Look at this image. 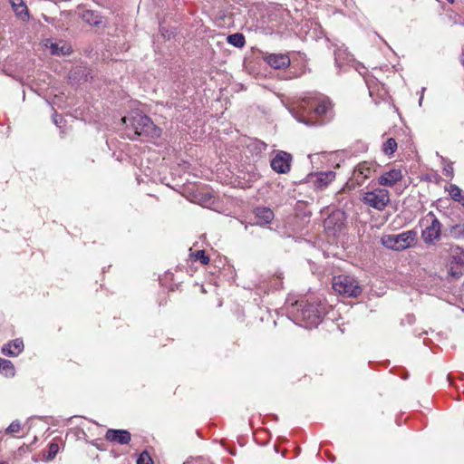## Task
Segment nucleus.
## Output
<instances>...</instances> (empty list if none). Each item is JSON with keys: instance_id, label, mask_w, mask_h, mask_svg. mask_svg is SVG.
Here are the masks:
<instances>
[{"instance_id": "f257e3e1", "label": "nucleus", "mask_w": 464, "mask_h": 464, "mask_svg": "<svg viewBox=\"0 0 464 464\" xmlns=\"http://www.w3.org/2000/svg\"><path fill=\"white\" fill-rule=\"evenodd\" d=\"M128 129H131L137 136L159 137L160 130L154 124L150 117L139 111H134L122 119Z\"/></svg>"}, {"instance_id": "f03ea898", "label": "nucleus", "mask_w": 464, "mask_h": 464, "mask_svg": "<svg viewBox=\"0 0 464 464\" xmlns=\"http://www.w3.org/2000/svg\"><path fill=\"white\" fill-rule=\"evenodd\" d=\"M333 289L344 297H357L362 292L358 280L351 276L339 275L333 278Z\"/></svg>"}, {"instance_id": "7ed1b4c3", "label": "nucleus", "mask_w": 464, "mask_h": 464, "mask_svg": "<svg viewBox=\"0 0 464 464\" xmlns=\"http://www.w3.org/2000/svg\"><path fill=\"white\" fill-rule=\"evenodd\" d=\"M417 233L413 230L404 231L397 235H384L382 243L387 248L401 251L410 247L415 241Z\"/></svg>"}, {"instance_id": "20e7f679", "label": "nucleus", "mask_w": 464, "mask_h": 464, "mask_svg": "<svg viewBox=\"0 0 464 464\" xmlns=\"http://www.w3.org/2000/svg\"><path fill=\"white\" fill-rule=\"evenodd\" d=\"M314 104H315L314 97L304 98L295 102L289 111L299 122L310 124Z\"/></svg>"}, {"instance_id": "39448f33", "label": "nucleus", "mask_w": 464, "mask_h": 464, "mask_svg": "<svg viewBox=\"0 0 464 464\" xmlns=\"http://www.w3.org/2000/svg\"><path fill=\"white\" fill-rule=\"evenodd\" d=\"M390 192L385 188H375L367 191L362 196V201L365 205L377 210H383L390 203Z\"/></svg>"}, {"instance_id": "423d86ee", "label": "nucleus", "mask_w": 464, "mask_h": 464, "mask_svg": "<svg viewBox=\"0 0 464 464\" xmlns=\"http://www.w3.org/2000/svg\"><path fill=\"white\" fill-rule=\"evenodd\" d=\"M422 222L427 226L421 232V237L426 244L433 245L439 240L441 235V224L433 212H429Z\"/></svg>"}, {"instance_id": "0eeeda50", "label": "nucleus", "mask_w": 464, "mask_h": 464, "mask_svg": "<svg viewBox=\"0 0 464 464\" xmlns=\"http://www.w3.org/2000/svg\"><path fill=\"white\" fill-rule=\"evenodd\" d=\"M345 214L342 210L333 211L324 221L325 231L334 237L340 233L345 223Z\"/></svg>"}, {"instance_id": "6e6552de", "label": "nucleus", "mask_w": 464, "mask_h": 464, "mask_svg": "<svg viewBox=\"0 0 464 464\" xmlns=\"http://www.w3.org/2000/svg\"><path fill=\"white\" fill-rule=\"evenodd\" d=\"M296 304L302 307L300 312V317L305 322L307 327L317 326L321 322L322 312L318 309V305L314 304L303 303Z\"/></svg>"}, {"instance_id": "1a4fd4ad", "label": "nucleus", "mask_w": 464, "mask_h": 464, "mask_svg": "<svg viewBox=\"0 0 464 464\" xmlns=\"http://www.w3.org/2000/svg\"><path fill=\"white\" fill-rule=\"evenodd\" d=\"M375 171L374 164L367 161L359 163L353 169L352 180L354 184L360 186Z\"/></svg>"}, {"instance_id": "9d476101", "label": "nucleus", "mask_w": 464, "mask_h": 464, "mask_svg": "<svg viewBox=\"0 0 464 464\" xmlns=\"http://www.w3.org/2000/svg\"><path fill=\"white\" fill-rule=\"evenodd\" d=\"M292 156L285 152H278L271 160V168L277 173L285 174L290 170Z\"/></svg>"}, {"instance_id": "9b49d317", "label": "nucleus", "mask_w": 464, "mask_h": 464, "mask_svg": "<svg viewBox=\"0 0 464 464\" xmlns=\"http://www.w3.org/2000/svg\"><path fill=\"white\" fill-rule=\"evenodd\" d=\"M402 173L400 169H391L388 171L383 172L378 179V183L383 187H392L397 182L401 180Z\"/></svg>"}, {"instance_id": "f8f14e48", "label": "nucleus", "mask_w": 464, "mask_h": 464, "mask_svg": "<svg viewBox=\"0 0 464 464\" xmlns=\"http://www.w3.org/2000/svg\"><path fill=\"white\" fill-rule=\"evenodd\" d=\"M105 439L111 442H117L121 445H126L130 441L131 435L126 430L109 429L106 431Z\"/></svg>"}, {"instance_id": "ddd939ff", "label": "nucleus", "mask_w": 464, "mask_h": 464, "mask_svg": "<svg viewBox=\"0 0 464 464\" xmlns=\"http://www.w3.org/2000/svg\"><path fill=\"white\" fill-rule=\"evenodd\" d=\"M264 59L274 69H284L290 65V58L286 54L270 53Z\"/></svg>"}, {"instance_id": "4468645a", "label": "nucleus", "mask_w": 464, "mask_h": 464, "mask_svg": "<svg viewBox=\"0 0 464 464\" xmlns=\"http://www.w3.org/2000/svg\"><path fill=\"white\" fill-rule=\"evenodd\" d=\"M335 179V172L332 170L322 171L312 177V181L316 188L323 189Z\"/></svg>"}, {"instance_id": "2eb2a0df", "label": "nucleus", "mask_w": 464, "mask_h": 464, "mask_svg": "<svg viewBox=\"0 0 464 464\" xmlns=\"http://www.w3.org/2000/svg\"><path fill=\"white\" fill-rule=\"evenodd\" d=\"M315 104H314L313 114L321 116L326 115L332 110V103L328 98L314 96Z\"/></svg>"}, {"instance_id": "dca6fc26", "label": "nucleus", "mask_w": 464, "mask_h": 464, "mask_svg": "<svg viewBox=\"0 0 464 464\" xmlns=\"http://www.w3.org/2000/svg\"><path fill=\"white\" fill-rule=\"evenodd\" d=\"M256 224L264 226L269 224L274 218V212L268 208H257L255 210Z\"/></svg>"}, {"instance_id": "f3484780", "label": "nucleus", "mask_w": 464, "mask_h": 464, "mask_svg": "<svg viewBox=\"0 0 464 464\" xmlns=\"http://www.w3.org/2000/svg\"><path fill=\"white\" fill-rule=\"evenodd\" d=\"M23 341L21 339H15L5 345L2 349V352L5 355L7 356H16L23 351Z\"/></svg>"}, {"instance_id": "a211bd4d", "label": "nucleus", "mask_w": 464, "mask_h": 464, "mask_svg": "<svg viewBox=\"0 0 464 464\" xmlns=\"http://www.w3.org/2000/svg\"><path fill=\"white\" fill-rule=\"evenodd\" d=\"M10 4L15 14L23 21L29 18L28 8L24 0H10Z\"/></svg>"}, {"instance_id": "6ab92c4d", "label": "nucleus", "mask_w": 464, "mask_h": 464, "mask_svg": "<svg viewBox=\"0 0 464 464\" xmlns=\"http://www.w3.org/2000/svg\"><path fill=\"white\" fill-rule=\"evenodd\" d=\"M50 49L53 54L66 55L72 53V47L65 42L52 43Z\"/></svg>"}, {"instance_id": "aec40b11", "label": "nucleus", "mask_w": 464, "mask_h": 464, "mask_svg": "<svg viewBox=\"0 0 464 464\" xmlns=\"http://www.w3.org/2000/svg\"><path fill=\"white\" fill-rule=\"evenodd\" d=\"M0 372L6 377L14 376V364L8 360L0 358Z\"/></svg>"}, {"instance_id": "412c9836", "label": "nucleus", "mask_w": 464, "mask_h": 464, "mask_svg": "<svg viewBox=\"0 0 464 464\" xmlns=\"http://www.w3.org/2000/svg\"><path fill=\"white\" fill-rule=\"evenodd\" d=\"M227 40L228 44L238 48L243 47L246 44L244 35L239 33L228 35Z\"/></svg>"}, {"instance_id": "4be33fe9", "label": "nucleus", "mask_w": 464, "mask_h": 464, "mask_svg": "<svg viewBox=\"0 0 464 464\" xmlns=\"http://www.w3.org/2000/svg\"><path fill=\"white\" fill-rule=\"evenodd\" d=\"M446 190L449 192L450 198L457 202H461L462 198V190L455 184H450Z\"/></svg>"}, {"instance_id": "5701e85b", "label": "nucleus", "mask_w": 464, "mask_h": 464, "mask_svg": "<svg viewBox=\"0 0 464 464\" xmlns=\"http://www.w3.org/2000/svg\"><path fill=\"white\" fill-rule=\"evenodd\" d=\"M334 59L337 66H341L345 62L349 63L351 61L350 56L346 53L345 50L338 49L334 53Z\"/></svg>"}, {"instance_id": "b1692460", "label": "nucleus", "mask_w": 464, "mask_h": 464, "mask_svg": "<svg viewBox=\"0 0 464 464\" xmlns=\"http://www.w3.org/2000/svg\"><path fill=\"white\" fill-rule=\"evenodd\" d=\"M397 149V142L393 138L388 139L383 144L382 150L387 155H392Z\"/></svg>"}, {"instance_id": "393cba45", "label": "nucleus", "mask_w": 464, "mask_h": 464, "mask_svg": "<svg viewBox=\"0 0 464 464\" xmlns=\"http://www.w3.org/2000/svg\"><path fill=\"white\" fill-rule=\"evenodd\" d=\"M190 256L193 260H198L203 265H208L209 263V257L206 255L204 250H198L194 253H191Z\"/></svg>"}, {"instance_id": "a878e982", "label": "nucleus", "mask_w": 464, "mask_h": 464, "mask_svg": "<svg viewBox=\"0 0 464 464\" xmlns=\"http://www.w3.org/2000/svg\"><path fill=\"white\" fill-rule=\"evenodd\" d=\"M59 449L60 448H59L58 443H56V442L50 443L49 449H48V453H47V456L45 457V459L46 460L53 459L55 458V456L57 455Z\"/></svg>"}, {"instance_id": "bb28decb", "label": "nucleus", "mask_w": 464, "mask_h": 464, "mask_svg": "<svg viewBox=\"0 0 464 464\" xmlns=\"http://www.w3.org/2000/svg\"><path fill=\"white\" fill-rule=\"evenodd\" d=\"M83 20L91 24H100L99 17L97 15H93L92 12L86 11L82 15Z\"/></svg>"}, {"instance_id": "cd10ccee", "label": "nucleus", "mask_w": 464, "mask_h": 464, "mask_svg": "<svg viewBox=\"0 0 464 464\" xmlns=\"http://www.w3.org/2000/svg\"><path fill=\"white\" fill-rule=\"evenodd\" d=\"M137 464H153V460L147 451H143L140 454Z\"/></svg>"}, {"instance_id": "c85d7f7f", "label": "nucleus", "mask_w": 464, "mask_h": 464, "mask_svg": "<svg viewBox=\"0 0 464 464\" xmlns=\"http://www.w3.org/2000/svg\"><path fill=\"white\" fill-rule=\"evenodd\" d=\"M21 430V423L19 420H14L13 422H11V424L6 428L5 430V432L6 433H16V432H19V430Z\"/></svg>"}, {"instance_id": "c756f323", "label": "nucleus", "mask_w": 464, "mask_h": 464, "mask_svg": "<svg viewBox=\"0 0 464 464\" xmlns=\"http://www.w3.org/2000/svg\"><path fill=\"white\" fill-rule=\"evenodd\" d=\"M443 174L450 179L453 178V163L451 161H449L447 164L443 167Z\"/></svg>"}, {"instance_id": "7c9ffc66", "label": "nucleus", "mask_w": 464, "mask_h": 464, "mask_svg": "<svg viewBox=\"0 0 464 464\" xmlns=\"http://www.w3.org/2000/svg\"><path fill=\"white\" fill-rule=\"evenodd\" d=\"M201 459L200 458H190L188 459L186 461H184L183 464H200Z\"/></svg>"}, {"instance_id": "2f4dec72", "label": "nucleus", "mask_w": 464, "mask_h": 464, "mask_svg": "<svg viewBox=\"0 0 464 464\" xmlns=\"http://www.w3.org/2000/svg\"><path fill=\"white\" fill-rule=\"evenodd\" d=\"M355 70H356V71H358V72H359L361 75H362V74L365 72V71H366L365 67H364V66H362V65H360V64H358V65L355 67Z\"/></svg>"}, {"instance_id": "473e14b6", "label": "nucleus", "mask_w": 464, "mask_h": 464, "mask_svg": "<svg viewBox=\"0 0 464 464\" xmlns=\"http://www.w3.org/2000/svg\"><path fill=\"white\" fill-rule=\"evenodd\" d=\"M59 120H61V121H62V117H61V116H59V115H57V114H55V115H54V117H53V122H54V123H55V125H57V126H59V123H60Z\"/></svg>"}, {"instance_id": "72a5a7b5", "label": "nucleus", "mask_w": 464, "mask_h": 464, "mask_svg": "<svg viewBox=\"0 0 464 464\" xmlns=\"http://www.w3.org/2000/svg\"><path fill=\"white\" fill-rule=\"evenodd\" d=\"M440 160H441L442 163H446L447 162V159H445L444 157L440 156Z\"/></svg>"}, {"instance_id": "f704fd0d", "label": "nucleus", "mask_w": 464, "mask_h": 464, "mask_svg": "<svg viewBox=\"0 0 464 464\" xmlns=\"http://www.w3.org/2000/svg\"><path fill=\"white\" fill-rule=\"evenodd\" d=\"M457 24H460V25L464 26V20L459 21V22H457Z\"/></svg>"}, {"instance_id": "c9c22d12", "label": "nucleus", "mask_w": 464, "mask_h": 464, "mask_svg": "<svg viewBox=\"0 0 464 464\" xmlns=\"http://www.w3.org/2000/svg\"><path fill=\"white\" fill-rule=\"evenodd\" d=\"M0 464H8V463L5 461H0Z\"/></svg>"}, {"instance_id": "e433bc0d", "label": "nucleus", "mask_w": 464, "mask_h": 464, "mask_svg": "<svg viewBox=\"0 0 464 464\" xmlns=\"http://www.w3.org/2000/svg\"><path fill=\"white\" fill-rule=\"evenodd\" d=\"M422 98H423V97L421 96V97H420V104H421Z\"/></svg>"}, {"instance_id": "4c0bfd02", "label": "nucleus", "mask_w": 464, "mask_h": 464, "mask_svg": "<svg viewBox=\"0 0 464 464\" xmlns=\"http://www.w3.org/2000/svg\"><path fill=\"white\" fill-rule=\"evenodd\" d=\"M448 1L450 2V3H453V0H448Z\"/></svg>"}, {"instance_id": "58836bf2", "label": "nucleus", "mask_w": 464, "mask_h": 464, "mask_svg": "<svg viewBox=\"0 0 464 464\" xmlns=\"http://www.w3.org/2000/svg\"><path fill=\"white\" fill-rule=\"evenodd\" d=\"M462 206L464 207V201L462 202Z\"/></svg>"}]
</instances>
